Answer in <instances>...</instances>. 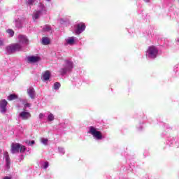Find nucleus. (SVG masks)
I'll return each instance as SVG.
<instances>
[{
  "label": "nucleus",
  "instance_id": "f257e3e1",
  "mask_svg": "<svg viewBox=\"0 0 179 179\" xmlns=\"http://www.w3.org/2000/svg\"><path fill=\"white\" fill-rule=\"evenodd\" d=\"M25 151H26V147H24V145H22L19 143H13L11 145L10 152L13 154L19 153V152L20 153H24V152Z\"/></svg>",
  "mask_w": 179,
  "mask_h": 179
},
{
  "label": "nucleus",
  "instance_id": "f03ea898",
  "mask_svg": "<svg viewBox=\"0 0 179 179\" xmlns=\"http://www.w3.org/2000/svg\"><path fill=\"white\" fill-rule=\"evenodd\" d=\"M22 50V45L19 43H13L6 47V51L8 54H13L16 51H20Z\"/></svg>",
  "mask_w": 179,
  "mask_h": 179
},
{
  "label": "nucleus",
  "instance_id": "7ed1b4c3",
  "mask_svg": "<svg viewBox=\"0 0 179 179\" xmlns=\"http://www.w3.org/2000/svg\"><path fill=\"white\" fill-rule=\"evenodd\" d=\"M88 134H91V135L93 136L94 138H96L98 141L103 139V135L101 134V132L97 131L96 128L92 126L90 127V131H88Z\"/></svg>",
  "mask_w": 179,
  "mask_h": 179
},
{
  "label": "nucleus",
  "instance_id": "20e7f679",
  "mask_svg": "<svg viewBox=\"0 0 179 179\" xmlns=\"http://www.w3.org/2000/svg\"><path fill=\"white\" fill-rule=\"evenodd\" d=\"M148 53L150 58L155 59L157 57V54H159V50L155 46H150L148 50Z\"/></svg>",
  "mask_w": 179,
  "mask_h": 179
},
{
  "label": "nucleus",
  "instance_id": "39448f33",
  "mask_svg": "<svg viewBox=\"0 0 179 179\" xmlns=\"http://www.w3.org/2000/svg\"><path fill=\"white\" fill-rule=\"evenodd\" d=\"M86 29V25L83 22L78 23L76 25V28L75 30L76 34H80V33H83V31H85Z\"/></svg>",
  "mask_w": 179,
  "mask_h": 179
},
{
  "label": "nucleus",
  "instance_id": "423d86ee",
  "mask_svg": "<svg viewBox=\"0 0 179 179\" xmlns=\"http://www.w3.org/2000/svg\"><path fill=\"white\" fill-rule=\"evenodd\" d=\"M18 43H21L22 44H29V39L26 35H18Z\"/></svg>",
  "mask_w": 179,
  "mask_h": 179
},
{
  "label": "nucleus",
  "instance_id": "0eeeda50",
  "mask_svg": "<svg viewBox=\"0 0 179 179\" xmlns=\"http://www.w3.org/2000/svg\"><path fill=\"white\" fill-rule=\"evenodd\" d=\"M19 117L24 121L29 120L31 117V114L29 112L22 111L19 114Z\"/></svg>",
  "mask_w": 179,
  "mask_h": 179
},
{
  "label": "nucleus",
  "instance_id": "6e6552de",
  "mask_svg": "<svg viewBox=\"0 0 179 179\" xmlns=\"http://www.w3.org/2000/svg\"><path fill=\"white\" fill-rule=\"evenodd\" d=\"M6 106H8V101L6 99H1L0 101V108L1 113H6Z\"/></svg>",
  "mask_w": 179,
  "mask_h": 179
},
{
  "label": "nucleus",
  "instance_id": "1a4fd4ad",
  "mask_svg": "<svg viewBox=\"0 0 179 179\" xmlns=\"http://www.w3.org/2000/svg\"><path fill=\"white\" fill-rule=\"evenodd\" d=\"M27 94L29 96V97L32 99H36V90H34V88L29 87L27 89Z\"/></svg>",
  "mask_w": 179,
  "mask_h": 179
},
{
  "label": "nucleus",
  "instance_id": "9d476101",
  "mask_svg": "<svg viewBox=\"0 0 179 179\" xmlns=\"http://www.w3.org/2000/svg\"><path fill=\"white\" fill-rule=\"evenodd\" d=\"M40 61V57L36 56H31L28 57V62L34 64V62H38Z\"/></svg>",
  "mask_w": 179,
  "mask_h": 179
},
{
  "label": "nucleus",
  "instance_id": "9b49d317",
  "mask_svg": "<svg viewBox=\"0 0 179 179\" xmlns=\"http://www.w3.org/2000/svg\"><path fill=\"white\" fill-rule=\"evenodd\" d=\"M64 62L66 64L65 68L67 69V71H71L73 68V63L72 62L65 60Z\"/></svg>",
  "mask_w": 179,
  "mask_h": 179
},
{
  "label": "nucleus",
  "instance_id": "f8f14e48",
  "mask_svg": "<svg viewBox=\"0 0 179 179\" xmlns=\"http://www.w3.org/2000/svg\"><path fill=\"white\" fill-rule=\"evenodd\" d=\"M50 76H51V73L50 71H46L43 73V75L42 76V79L43 80H48L50 79Z\"/></svg>",
  "mask_w": 179,
  "mask_h": 179
},
{
  "label": "nucleus",
  "instance_id": "ddd939ff",
  "mask_svg": "<svg viewBox=\"0 0 179 179\" xmlns=\"http://www.w3.org/2000/svg\"><path fill=\"white\" fill-rule=\"evenodd\" d=\"M16 99H17V95H16L15 94H11L7 97V100H8V101H12L13 100Z\"/></svg>",
  "mask_w": 179,
  "mask_h": 179
},
{
  "label": "nucleus",
  "instance_id": "4468645a",
  "mask_svg": "<svg viewBox=\"0 0 179 179\" xmlns=\"http://www.w3.org/2000/svg\"><path fill=\"white\" fill-rule=\"evenodd\" d=\"M42 12L39 11V10H36L34 13L33 15V19H34L35 20H37V19H38V17H40V15H41Z\"/></svg>",
  "mask_w": 179,
  "mask_h": 179
},
{
  "label": "nucleus",
  "instance_id": "2eb2a0df",
  "mask_svg": "<svg viewBox=\"0 0 179 179\" xmlns=\"http://www.w3.org/2000/svg\"><path fill=\"white\" fill-rule=\"evenodd\" d=\"M50 43V41L48 37L42 38V44H43V45H48Z\"/></svg>",
  "mask_w": 179,
  "mask_h": 179
},
{
  "label": "nucleus",
  "instance_id": "dca6fc26",
  "mask_svg": "<svg viewBox=\"0 0 179 179\" xmlns=\"http://www.w3.org/2000/svg\"><path fill=\"white\" fill-rule=\"evenodd\" d=\"M38 8H39V12H44L45 10V6L42 3H38Z\"/></svg>",
  "mask_w": 179,
  "mask_h": 179
},
{
  "label": "nucleus",
  "instance_id": "f3484780",
  "mask_svg": "<svg viewBox=\"0 0 179 179\" xmlns=\"http://www.w3.org/2000/svg\"><path fill=\"white\" fill-rule=\"evenodd\" d=\"M66 43L68 44H70V45H72V44H75V38H73V37H71L67 39Z\"/></svg>",
  "mask_w": 179,
  "mask_h": 179
},
{
  "label": "nucleus",
  "instance_id": "a211bd4d",
  "mask_svg": "<svg viewBox=\"0 0 179 179\" xmlns=\"http://www.w3.org/2000/svg\"><path fill=\"white\" fill-rule=\"evenodd\" d=\"M61 87V83H59V82H56L54 84V89L55 90H58V89H59Z\"/></svg>",
  "mask_w": 179,
  "mask_h": 179
},
{
  "label": "nucleus",
  "instance_id": "6ab92c4d",
  "mask_svg": "<svg viewBox=\"0 0 179 179\" xmlns=\"http://www.w3.org/2000/svg\"><path fill=\"white\" fill-rule=\"evenodd\" d=\"M7 33H8V34H10L11 37H13V36L15 35V31H13V30L12 29L7 30Z\"/></svg>",
  "mask_w": 179,
  "mask_h": 179
},
{
  "label": "nucleus",
  "instance_id": "aec40b11",
  "mask_svg": "<svg viewBox=\"0 0 179 179\" xmlns=\"http://www.w3.org/2000/svg\"><path fill=\"white\" fill-rule=\"evenodd\" d=\"M48 121H54V115L52 113H50L48 117Z\"/></svg>",
  "mask_w": 179,
  "mask_h": 179
},
{
  "label": "nucleus",
  "instance_id": "412c9836",
  "mask_svg": "<svg viewBox=\"0 0 179 179\" xmlns=\"http://www.w3.org/2000/svg\"><path fill=\"white\" fill-rule=\"evenodd\" d=\"M41 142L43 143V145H47V143H48V140L47 138H41Z\"/></svg>",
  "mask_w": 179,
  "mask_h": 179
},
{
  "label": "nucleus",
  "instance_id": "4be33fe9",
  "mask_svg": "<svg viewBox=\"0 0 179 179\" xmlns=\"http://www.w3.org/2000/svg\"><path fill=\"white\" fill-rule=\"evenodd\" d=\"M6 162L10 161V158L9 157V154L8 152H5Z\"/></svg>",
  "mask_w": 179,
  "mask_h": 179
},
{
  "label": "nucleus",
  "instance_id": "5701e85b",
  "mask_svg": "<svg viewBox=\"0 0 179 179\" xmlns=\"http://www.w3.org/2000/svg\"><path fill=\"white\" fill-rule=\"evenodd\" d=\"M69 71L68 70V69H66V67L64 69H61V73L63 74V75H65V73H66V72Z\"/></svg>",
  "mask_w": 179,
  "mask_h": 179
},
{
  "label": "nucleus",
  "instance_id": "b1692460",
  "mask_svg": "<svg viewBox=\"0 0 179 179\" xmlns=\"http://www.w3.org/2000/svg\"><path fill=\"white\" fill-rule=\"evenodd\" d=\"M6 166L7 169H10V160L6 161Z\"/></svg>",
  "mask_w": 179,
  "mask_h": 179
},
{
  "label": "nucleus",
  "instance_id": "393cba45",
  "mask_svg": "<svg viewBox=\"0 0 179 179\" xmlns=\"http://www.w3.org/2000/svg\"><path fill=\"white\" fill-rule=\"evenodd\" d=\"M35 1H36V0H28L27 3V5H33V3H34Z\"/></svg>",
  "mask_w": 179,
  "mask_h": 179
},
{
  "label": "nucleus",
  "instance_id": "a878e982",
  "mask_svg": "<svg viewBox=\"0 0 179 179\" xmlns=\"http://www.w3.org/2000/svg\"><path fill=\"white\" fill-rule=\"evenodd\" d=\"M50 30H51L50 27L46 26L45 28H43V31H50Z\"/></svg>",
  "mask_w": 179,
  "mask_h": 179
},
{
  "label": "nucleus",
  "instance_id": "bb28decb",
  "mask_svg": "<svg viewBox=\"0 0 179 179\" xmlns=\"http://www.w3.org/2000/svg\"><path fill=\"white\" fill-rule=\"evenodd\" d=\"M48 162H45V165H44V169H48Z\"/></svg>",
  "mask_w": 179,
  "mask_h": 179
},
{
  "label": "nucleus",
  "instance_id": "cd10ccee",
  "mask_svg": "<svg viewBox=\"0 0 179 179\" xmlns=\"http://www.w3.org/2000/svg\"><path fill=\"white\" fill-rule=\"evenodd\" d=\"M30 106H31V104H30V103H25L24 104L25 108H27V107H30Z\"/></svg>",
  "mask_w": 179,
  "mask_h": 179
},
{
  "label": "nucleus",
  "instance_id": "c85d7f7f",
  "mask_svg": "<svg viewBox=\"0 0 179 179\" xmlns=\"http://www.w3.org/2000/svg\"><path fill=\"white\" fill-rule=\"evenodd\" d=\"M44 117V115L43 113L39 114V118H43Z\"/></svg>",
  "mask_w": 179,
  "mask_h": 179
},
{
  "label": "nucleus",
  "instance_id": "c756f323",
  "mask_svg": "<svg viewBox=\"0 0 179 179\" xmlns=\"http://www.w3.org/2000/svg\"><path fill=\"white\" fill-rule=\"evenodd\" d=\"M35 142L34 141H31L29 142V145H34Z\"/></svg>",
  "mask_w": 179,
  "mask_h": 179
},
{
  "label": "nucleus",
  "instance_id": "7c9ffc66",
  "mask_svg": "<svg viewBox=\"0 0 179 179\" xmlns=\"http://www.w3.org/2000/svg\"><path fill=\"white\" fill-rule=\"evenodd\" d=\"M0 45H3V41L0 40Z\"/></svg>",
  "mask_w": 179,
  "mask_h": 179
},
{
  "label": "nucleus",
  "instance_id": "2f4dec72",
  "mask_svg": "<svg viewBox=\"0 0 179 179\" xmlns=\"http://www.w3.org/2000/svg\"><path fill=\"white\" fill-rule=\"evenodd\" d=\"M143 1H144V2H146V3L150 2V0H143Z\"/></svg>",
  "mask_w": 179,
  "mask_h": 179
},
{
  "label": "nucleus",
  "instance_id": "473e14b6",
  "mask_svg": "<svg viewBox=\"0 0 179 179\" xmlns=\"http://www.w3.org/2000/svg\"><path fill=\"white\" fill-rule=\"evenodd\" d=\"M47 1H51V0H47Z\"/></svg>",
  "mask_w": 179,
  "mask_h": 179
}]
</instances>
